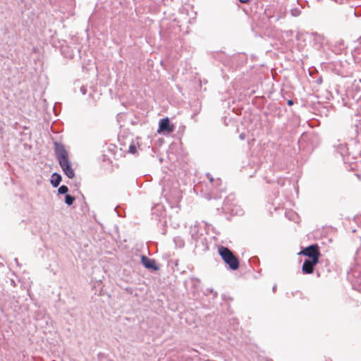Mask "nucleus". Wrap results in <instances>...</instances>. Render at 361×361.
<instances>
[{"instance_id":"nucleus-1","label":"nucleus","mask_w":361,"mask_h":361,"mask_svg":"<svg viewBox=\"0 0 361 361\" xmlns=\"http://www.w3.org/2000/svg\"><path fill=\"white\" fill-rule=\"evenodd\" d=\"M55 152L63 173L69 178H73L75 176L74 171L71 166V161L68 158V154L64 146L61 144L56 143Z\"/></svg>"},{"instance_id":"nucleus-2","label":"nucleus","mask_w":361,"mask_h":361,"mask_svg":"<svg viewBox=\"0 0 361 361\" xmlns=\"http://www.w3.org/2000/svg\"><path fill=\"white\" fill-rule=\"evenodd\" d=\"M218 252L224 262L231 269L236 270L238 269V259L228 247L224 246H219L218 248Z\"/></svg>"},{"instance_id":"nucleus-3","label":"nucleus","mask_w":361,"mask_h":361,"mask_svg":"<svg viewBox=\"0 0 361 361\" xmlns=\"http://www.w3.org/2000/svg\"><path fill=\"white\" fill-rule=\"evenodd\" d=\"M299 255H302L309 257L308 259L319 260L321 253L317 244L311 245L300 251Z\"/></svg>"},{"instance_id":"nucleus-4","label":"nucleus","mask_w":361,"mask_h":361,"mask_svg":"<svg viewBox=\"0 0 361 361\" xmlns=\"http://www.w3.org/2000/svg\"><path fill=\"white\" fill-rule=\"evenodd\" d=\"M174 130V126L170 123V121L168 118L160 120L159 124V129L157 132L159 133L162 132H166L168 133H172Z\"/></svg>"},{"instance_id":"nucleus-5","label":"nucleus","mask_w":361,"mask_h":361,"mask_svg":"<svg viewBox=\"0 0 361 361\" xmlns=\"http://www.w3.org/2000/svg\"><path fill=\"white\" fill-rule=\"evenodd\" d=\"M319 263V261L312 259H305L302 267V271L305 274H310L314 271V268L316 264Z\"/></svg>"},{"instance_id":"nucleus-6","label":"nucleus","mask_w":361,"mask_h":361,"mask_svg":"<svg viewBox=\"0 0 361 361\" xmlns=\"http://www.w3.org/2000/svg\"><path fill=\"white\" fill-rule=\"evenodd\" d=\"M141 261L142 264L149 269H152L157 271L159 269V267L156 264V261L154 259L148 258L146 256H142Z\"/></svg>"},{"instance_id":"nucleus-7","label":"nucleus","mask_w":361,"mask_h":361,"mask_svg":"<svg viewBox=\"0 0 361 361\" xmlns=\"http://www.w3.org/2000/svg\"><path fill=\"white\" fill-rule=\"evenodd\" d=\"M61 181V176L58 173H53L51 176V183L54 187H57Z\"/></svg>"},{"instance_id":"nucleus-8","label":"nucleus","mask_w":361,"mask_h":361,"mask_svg":"<svg viewBox=\"0 0 361 361\" xmlns=\"http://www.w3.org/2000/svg\"><path fill=\"white\" fill-rule=\"evenodd\" d=\"M75 200V197L73 196H71L69 195H66L65 198V202L68 205L73 204V202Z\"/></svg>"},{"instance_id":"nucleus-9","label":"nucleus","mask_w":361,"mask_h":361,"mask_svg":"<svg viewBox=\"0 0 361 361\" xmlns=\"http://www.w3.org/2000/svg\"><path fill=\"white\" fill-rule=\"evenodd\" d=\"M58 191H59V193H60V194H65V193H66L68 191V188L66 185H61L59 188Z\"/></svg>"},{"instance_id":"nucleus-10","label":"nucleus","mask_w":361,"mask_h":361,"mask_svg":"<svg viewBox=\"0 0 361 361\" xmlns=\"http://www.w3.org/2000/svg\"><path fill=\"white\" fill-rule=\"evenodd\" d=\"M129 151H130V152H131L133 154L135 153L136 152V147H135V146L130 145V148H129Z\"/></svg>"},{"instance_id":"nucleus-11","label":"nucleus","mask_w":361,"mask_h":361,"mask_svg":"<svg viewBox=\"0 0 361 361\" xmlns=\"http://www.w3.org/2000/svg\"><path fill=\"white\" fill-rule=\"evenodd\" d=\"M241 3L248 4L250 2V0H239Z\"/></svg>"},{"instance_id":"nucleus-12","label":"nucleus","mask_w":361,"mask_h":361,"mask_svg":"<svg viewBox=\"0 0 361 361\" xmlns=\"http://www.w3.org/2000/svg\"><path fill=\"white\" fill-rule=\"evenodd\" d=\"M293 104V101L292 100H288V105H292Z\"/></svg>"}]
</instances>
